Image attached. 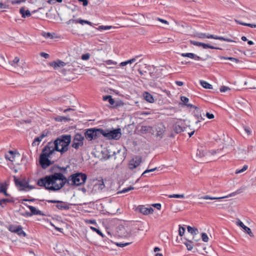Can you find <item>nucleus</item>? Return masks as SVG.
Returning <instances> with one entry per match:
<instances>
[{
  "mask_svg": "<svg viewBox=\"0 0 256 256\" xmlns=\"http://www.w3.org/2000/svg\"><path fill=\"white\" fill-rule=\"evenodd\" d=\"M70 142V135L63 134L57 138L54 142H48L46 146L53 152H59L62 154L68 150Z\"/></svg>",
  "mask_w": 256,
  "mask_h": 256,
  "instance_id": "obj_1",
  "label": "nucleus"
},
{
  "mask_svg": "<svg viewBox=\"0 0 256 256\" xmlns=\"http://www.w3.org/2000/svg\"><path fill=\"white\" fill-rule=\"evenodd\" d=\"M59 172H54L49 176H46L44 178H40L38 181V186L44 187L46 190L50 191H57L58 190H54L52 187L56 185H59Z\"/></svg>",
  "mask_w": 256,
  "mask_h": 256,
  "instance_id": "obj_2",
  "label": "nucleus"
},
{
  "mask_svg": "<svg viewBox=\"0 0 256 256\" xmlns=\"http://www.w3.org/2000/svg\"><path fill=\"white\" fill-rule=\"evenodd\" d=\"M53 152L46 146L43 148L39 158V164L43 169L46 168L53 164L54 162L49 160Z\"/></svg>",
  "mask_w": 256,
  "mask_h": 256,
  "instance_id": "obj_3",
  "label": "nucleus"
},
{
  "mask_svg": "<svg viewBox=\"0 0 256 256\" xmlns=\"http://www.w3.org/2000/svg\"><path fill=\"white\" fill-rule=\"evenodd\" d=\"M102 136L106 138L108 140H118L122 136L121 129L118 128L112 130H102Z\"/></svg>",
  "mask_w": 256,
  "mask_h": 256,
  "instance_id": "obj_4",
  "label": "nucleus"
},
{
  "mask_svg": "<svg viewBox=\"0 0 256 256\" xmlns=\"http://www.w3.org/2000/svg\"><path fill=\"white\" fill-rule=\"evenodd\" d=\"M72 186H80L84 184L86 180V174L77 172L70 176Z\"/></svg>",
  "mask_w": 256,
  "mask_h": 256,
  "instance_id": "obj_5",
  "label": "nucleus"
},
{
  "mask_svg": "<svg viewBox=\"0 0 256 256\" xmlns=\"http://www.w3.org/2000/svg\"><path fill=\"white\" fill-rule=\"evenodd\" d=\"M102 129L101 128H89L86 130L84 136L86 140L91 141L102 136Z\"/></svg>",
  "mask_w": 256,
  "mask_h": 256,
  "instance_id": "obj_6",
  "label": "nucleus"
},
{
  "mask_svg": "<svg viewBox=\"0 0 256 256\" xmlns=\"http://www.w3.org/2000/svg\"><path fill=\"white\" fill-rule=\"evenodd\" d=\"M59 185H56L54 187H52L54 190H60L65 184L68 186H72L71 184L72 181L70 178V176L66 178L64 174L59 172Z\"/></svg>",
  "mask_w": 256,
  "mask_h": 256,
  "instance_id": "obj_7",
  "label": "nucleus"
},
{
  "mask_svg": "<svg viewBox=\"0 0 256 256\" xmlns=\"http://www.w3.org/2000/svg\"><path fill=\"white\" fill-rule=\"evenodd\" d=\"M48 203L56 204L55 206L60 210H67L70 208L72 204L58 200H46Z\"/></svg>",
  "mask_w": 256,
  "mask_h": 256,
  "instance_id": "obj_8",
  "label": "nucleus"
},
{
  "mask_svg": "<svg viewBox=\"0 0 256 256\" xmlns=\"http://www.w3.org/2000/svg\"><path fill=\"white\" fill-rule=\"evenodd\" d=\"M14 180L16 186L20 188V190H26V189L31 190L34 188V186L29 185L28 182L24 180H20L14 176Z\"/></svg>",
  "mask_w": 256,
  "mask_h": 256,
  "instance_id": "obj_9",
  "label": "nucleus"
},
{
  "mask_svg": "<svg viewBox=\"0 0 256 256\" xmlns=\"http://www.w3.org/2000/svg\"><path fill=\"white\" fill-rule=\"evenodd\" d=\"M243 190H244V189L242 188H240L238 189L237 190H236V192H233L226 196H222V197H212L210 196L206 195V196H202L200 198H199L200 199H204V200H220V199H222V198H229V197L234 196L238 194H240L242 193L243 192Z\"/></svg>",
  "mask_w": 256,
  "mask_h": 256,
  "instance_id": "obj_10",
  "label": "nucleus"
},
{
  "mask_svg": "<svg viewBox=\"0 0 256 256\" xmlns=\"http://www.w3.org/2000/svg\"><path fill=\"white\" fill-rule=\"evenodd\" d=\"M142 162V158L140 156H136L132 158L129 162V168L131 170L136 168Z\"/></svg>",
  "mask_w": 256,
  "mask_h": 256,
  "instance_id": "obj_11",
  "label": "nucleus"
},
{
  "mask_svg": "<svg viewBox=\"0 0 256 256\" xmlns=\"http://www.w3.org/2000/svg\"><path fill=\"white\" fill-rule=\"evenodd\" d=\"M136 210L144 214L148 215V214L152 213L154 210L152 208H146L144 206H138Z\"/></svg>",
  "mask_w": 256,
  "mask_h": 256,
  "instance_id": "obj_12",
  "label": "nucleus"
},
{
  "mask_svg": "<svg viewBox=\"0 0 256 256\" xmlns=\"http://www.w3.org/2000/svg\"><path fill=\"white\" fill-rule=\"evenodd\" d=\"M236 224L238 226L242 228L244 230L245 232H246L250 236L253 237L254 236L250 228L246 226L241 220H238Z\"/></svg>",
  "mask_w": 256,
  "mask_h": 256,
  "instance_id": "obj_13",
  "label": "nucleus"
},
{
  "mask_svg": "<svg viewBox=\"0 0 256 256\" xmlns=\"http://www.w3.org/2000/svg\"><path fill=\"white\" fill-rule=\"evenodd\" d=\"M206 38L219 40H220L226 41L227 42H235V41L232 40L230 38H225L223 36H218L213 34H206Z\"/></svg>",
  "mask_w": 256,
  "mask_h": 256,
  "instance_id": "obj_14",
  "label": "nucleus"
},
{
  "mask_svg": "<svg viewBox=\"0 0 256 256\" xmlns=\"http://www.w3.org/2000/svg\"><path fill=\"white\" fill-rule=\"evenodd\" d=\"M26 206H27L30 211L31 214L32 216L33 215H40V216H46L42 211L36 210V208L32 206L28 205V204H24Z\"/></svg>",
  "mask_w": 256,
  "mask_h": 256,
  "instance_id": "obj_15",
  "label": "nucleus"
},
{
  "mask_svg": "<svg viewBox=\"0 0 256 256\" xmlns=\"http://www.w3.org/2000/svg\"><path fill=\"white\" fill-rule=\"evenodd\" d=\"M194 109V116L196 118H200L201 120H204V118L202 116V110L198 107L194 106V107H192Z\"/></svg>",
  "mask_w": 256,
  "mask_h": 256,
  "instance_id": "obj_16",
  "label": "nucleus"
},
{
  "mask_svg": "<svg viewBox=\"0 0 256 256\" xmlns=\"http://www.w3.org/2000/svg\"><path fill=\"white\" fill-rule=\"evenodd\" d=\"M181 56H182V57H188V58H190L192 59H194L196 60H202V58L197 56L196 54H194V53H191V52H188V53H182L181 54Z\"/></svg>",
  "mask_w": 256,
  "mask_h": 256,
  "instance_id": "obj_17",
  "label": "nucleus"
},
{
  "mask_svg": "<svg viewBox=\"0 0 256 256\" xmlns=\"http://www.w3.org/2000/svg\"><path fill=\"white\" fill-rule=\"evenodd\" d=\"M50 65L56 68L58 67L62 68L64 66L66 65V63L60 60H57L56 61L52 62Z\"/></svg>",
  "mask_w": 256,
  "mask_h": 256,
  "instance_id": "obj_18",
  "label": "nucleus"
},
{
  "mask_svg": "<svg viewBox=\"0 0 256 256\" xmlns=\"http://www.w3.org/2000/svg\"><path fill=\"white\" fill-rule=\"evenodd\" d=\"M47 136V134L42 132L40 136L36 137L34 138V142L32 143V146H36L38 145L39 143L42 140Z\"/></svg>",
  "mask_w": 256,
  "mask_h": 256,
  "instance_id": "obj_19",
  "label": "nucleus"
},
{
  "mask_svg": "<svg viewBox=\"0 0 256 256\" xmlns=\"http://www.w3.org/2000/svg\"><path fill=\"white\" fill-rule=\"evenodd\" d=\"M15 202L14 198L10 197L8 198H2L0 200V206L4 208L6 205V203H14Z\"/></svg>",
  "mask_w": 256,
  "mask_h": 256,
  "instance_id": "obj_20",
  "label": "nucleus"
},
{
  "mask_svg": "<svg viewBox=\"0 0 256 256\" xmlns=\"http://www.w3.org/2000/svg\"><path fill=\"white\" fill-rule=\"evenodd\" d=\"M74 23L76 24L78 23L82 25H84V24H87L93 27H94V25H97V24H93L88 20H82L81 18L76 19V20H74Z\"/></svg>",
  "mask_w": 256,
  "mask_h": 256,
  "instance_id": "obj_21",
  "label": "nucleus"
},
{
  "mask_svg": "<svg viewBox=\"0 0 256 256\" xmlns=\"http://www.w3.org/2000/svg\"><path fill=\"white\" fill-rule=\"evenodd\" d=\"M144 99L150 103H153L154 102L152 96L148 92H144L143 94Z\"/></svg>",
  "mask_w": 256,
  "mask_h": 256,
  "instance_id": "obj_22",
  "label": "nucleus"
},
{
  "mask_svg": "<svg viewBox=\"0 0 256 256\" xmlns=\"http://www.w3.org/2000/svg\"><path fill=\"white\" fill-rule=\"evenodd\" d=\"M187 229L188 232L190 233V234L193 236V240H195L194 236L198 234V228L192 227L190 226H188Z\"/></svg>",
  "mask_w": 256,
  "mask_h": 256,
  "instance_id": "obj_23",
  "label": "nucleus"
},
{
  "mask_svg": "<svg viewBox=\"0 0 256 256\" xmlns=\"http://www.w3.org/2000/svg\"><path fill=\"white\" fill-rule=\"evenodd\" d=\"M180 100L182 104L188 108H192V107H194V105L188 103L189 99L188 98L182 96L180 97Z\"/></svg>",
  "mask_w": 256,
  "mask_h": 256,
  "instance_id": "obj_24",
  "label": "nucleus"
},
{
  "mask_svg": "<svg viewBox=\"0 0 256 256\" xmlns=\"http://www.w3.org/2000/svg\"><path fill=\"white\" fill-rule=\"evenodd\" d=\"M20 12L22 14V16L23 18H26V17H29L31 16V13L29 10H25L24 8H21L20 10Z\"/></svg>",
  "mask_w": 256,
  "mask_h": 256,
  "instance_id": "obj_25",
  "label": "nucleus"
},
{
  "mask_svg": "<svg viewBox=\"0 0 256 256\" xmlns=\"http://www.w3.org/2000/svg\"><path fill=\"white\" fill-rule=\"evenodd\" d=\"M5 158L10 162H13L14 160V152L12 150H10L8 154H5Z\"/></svg>",
  "mask_w": 256,
  "mask_h": 256,
  "instance_id": "obj_26",
  "label": "nucleus"
},
{
  "mask_svg": "<svg viewBox=\"0 0 256 256\" xmlns=\"http://www.w3.org/2000/svg\"><path fill=\"white\" fill-rule=\"evenodd\" d=\"M68 167V166H67L66 167H60L59 166H54L52 169L51 171L52 172L53 170H55L56 168H58L59 170L60 171L62 174H66V169Z\"/></svg>",
  "mask_w": 256,
  "mask_h": 256,
  "instance_id": "obj_27",
  "label": "nucleus"
},
{
  "mask_svg": "<svg viewBox=\"0 0 256 256\" xmlns=\"http://www.w3.org/2000/svg\"><path fill=\"white\" fill-rule=\"evenodd\" d=\"M200 84L201 86L205 88H207V89H212V85L210 84L206 81L200 80Z\"/></svg>",
  "mask_w": 256,
  "mask_h": 256,
  "instance_id": "obj_28",
  "label": "nucleus"
},
{
  "mask_svg": "<svg viewBox=\"0 0 256 256\" xmlns=\"http://www.w3.org/2000/svg\"><path fill=\"white\" fill-rule=\"evenodd\" d=\"M114 27L110 26H100L98 28H94L96 30L99 31H102L104 30H108Z\"/></svg>",
  "mask_w": 256,
  "mask_h": 256,
  "instance_id": "obj_29",
  "label": "nucleus"
},
{
  "mask_svg": "<svg viewBox=\"0 0 256 256\" xmlns=\"http://www.w3.org/2000/svg\"><path fill=\"white\" fill-rule=\"evenodd\" d=\"M149 86L151 87L160 88V85L159 82H156L154 80H152L149 82Z\"/></svg>",
  "mask_w": 256,
  "mask_h": 256,
  "instance_id": "obj_30",
  "label": "nucleus"
},
{
  "mask_svg": "<svg viewBox=\"0 0 256 256\" xmlns=\"http://www.w3.org/2000/svg\"><path fill=\"white\" fill-rule=\"evenodd\" d=\"M185 129V128L179 124L176 125L174 128V130L176 133H180L182 132H184Z\"/></svg>",
  "mask_w": 256,
  "mask_h": 256,
  "instance_id": "obj_31",
  "label": "nucleus"
},
{
  "mask_svg": "<svg viewBox=\"0 0 256 256\" xmlns=\"http://www.w3.org/2000/svg\"><path fill=\"white\" fill-rule=\"evenodd\" d=\"M84 137L80 134H76L74 138V141L83 142Z\"/></svg>",
  "mask_w": 256,
  "mask_h": 256,
  "instance_id": "obj_32",
  "label": "nucleus"
},
{
  "mask_svg": "<svg viewBox=\"0 0 256 256\" xmlns=\"http://www.w3.org/2000/svg\"><path fill=\"white\" fill-rule=\"evenodd\" d=\"M18 226L10 224L8 226V230L10 232L16 233L18 232Z\"/></svg>",
  "mask_w": 256,
  "mask_h": 256,
  "instance_id": "obj_33",
  "label": "nucleus"
},
{
  "mask_svg": "<svg viewBox=\"0 0 256 256\" xmlns=\"http://www.w3.org/2000/svg\"><path fill=\"white\" fill-rule=\"evenodd\" d=\"M220 58L222 60H228L234 62L236 63H238L240 62V60L238 59L233 57H226L224 56H220Z\"/></svg>",
  "mask_w": 256,
  "mask_h": 256,
  "instance_id": "obj_34",
  "label": "nucleus"
},
{
  "mask_svg": "<svg viewBox=\"0 0 256 256\" xmlns=\"http://www.w3.org/2000/svg\"><path fill=\"white\" fill-rule=\"evenodd\" d=\"M18 232H16V234H17L19 236H26V233L22 230V228L21 226H18Z\"/></svg>",
  "mask_w": 256,
  "mask_h": 256,
  "instance_id": "obj_35",
  "label": "nucleus"
},
{
  "mask_svg": "<svg viewBox=\"0 0 256 256\" xmlns=\"http://www.w3.org/2000/svg\"><path fill=\"white\" fill-rule=\"evenodd\" d=\"M120 230L126 231V232H124V234L122 232L120 233V236L122 237L128 238L131 235L130 232L126 230L124 228H122V230Z\"/></svg>",
  "mask_w": 256,
  "mask_h": 256,
  "instance_id": "obj_36",
  "label": "nucleus"
},
{
  "mask_svg": "<svg viewBox=\"0 0 256 256\" xmlns=\"http://www.w3.org/2000/svg\"><path fill=\"white\" fill-rule=\"evenodd\" d=\"M83 144V142H79L74 140L72 144V147L77 150L79 148L80 146H82Z\"/></svg>",
  "mask_w": 256,
  "mask_h": 256,
  "instance_id": "obj_37",
  "label": "nucleus"
},
{
  "mask_svg": "<svg viewBox=\"0 0 256 256\" xmlns=\"http://www.w3.org/2000/svg\"><path fill=\"white\" fill-rule=\"evenodd\" d=\"M201 46L204 48H205V49L208 48H210L211 49H216V50H220V49L218 48L211 46L208 44H204V43L202 42V44H201Z\"/></svg>",
  "mask_w": 256,
  "mask_h": 256,
  "instance_id": "obj_38",
  "label": "nucleus"
},
{
  "mask_svg": "<svg viewBox=\"0 0 256 256\" xmlns=\"http://www.w3.org/2000/svg\"><path fill=\"white\" fill-rule=\"evenodd\" d=\"M8 188V186L6 183H0V193L4 192Z\"/></svg>",
  "mask_w": 256,
  "mask_h": 256,
  "instance_id": "obj_39",
  "label": "nucleus"
},
{
  "mask_svg": "<svg viewBox=\"0 0 256 256\" xmlns=\"http://www.w3.org/2000/svg\"><path fill=\"white\" fill-rule=\"evenodd\" d=\"M187 242H184V244L186 246L187 249L188 250H190L193 248V245L192 244V240H187Z\"/></svg>",
  "mask_w": 256,
  "mask_h": 256,
  "instance_id": "obj_40",
  "label": "nucleus"
},
{
  "mask_svg": "<svg viewBox=\"0 0 256 256\" xmlns=\"http://www.w3.org/2000/svg\"><path fill=\"white\" fill-rule=\"evenodd\" d=\"M168 197L170 198H184V194H170L168 196Z\"/></svg>",
  "mask_w": 256,
  "mask_h": 256,
  "instance_id": "obj_41",
  "label": "nucleus"
},
{
  "mask_svg": "<svg viewBox=\"0 0 256 256\" xmlns=\"http://www.w3.org/2000/svg\"><path fill=\"white\" fill-rule=\"evenodd\" d=\"M134 187L130 186L127 188H124L122 189L120 191L118 192V194L126 193V192H129L130 190H134Z\"/></svg>",
  "mask_w": 256,
  "mask_h": 256,
  "instance_id": "obj_42",
  "label": "nucleus"
},
{
  "mask_svg": "<svg viewBox=\"0 0 256 256\" xmlns=\"http://www.w3.org/2000/svg\"><path fill=\"white\" fill-rule=\"evenodd\" d=\"M20 61V58L18 57H16L12 60L9 61V64L12 66H14L15 64H18Z\"/></svg>",
  "mask_w": 256,
  "mask_h": 256,
  "instance_id": "obj_43",
  "label": "nucleus"
},
{
  "mask_svg": "<svg viewBox=\"0 0 256 256\" xmlns=\"http://www.w3.org/2000/svg\"><path fill=\"white\" fill-rule=\"evenodd\" d=\"M90 228L92 230L96 232L100 236L102 237H104L103 234L101 232V231L100 230L92 226H91Z\"/></svg>",
  "mask_w": 256,
  "mask_h": 256,
  "instance_id": "obj_44",
  "label": "nucleus"
},
{
  "mask_svg": "<svg viewBox=\"0 0 256 256\" xmlns=\"http://www.w3.org/2000/svg\"><path fill=\"white\" fill-rule=\"evenodd\" d=\"M229 90H230V88L226 86H222L220 88V90L222 92H224Z\"/></svg>",
  "mask_w": 256,
  "mask_h": 256,
  "instance_id": "obj_45",
  "label": "nucleus"
},
{
  "mask_svg": "<svg viewBox=\"0 0 256 256\" xmlns=\"http://www.w3.org/2000/svg\"><path fill=\"white\" fill-rule=\"evenodd\" d=\"M55 120L57 121V122H62L64 120H68V118L64 116H57L56 118H55Z\"/></svg>",
  "mask_w": 256,
  "mask_h": 256,
  "instance_id": "obj_46",
  "label": "nucleus"
},
{
  "mask_svg": "<svg viewBox=\"0 0 256 256\" xmlns=\"http://www.w3.org/2000/svg\"><path fill=\"white\" fill-rule=\"evenodd\" d=\"M248 168V166L247 165H244V166L243 168L240 170H236V174H240V173H242V172H243L244 171L246 170Z\"/></svg>",
  "mask_w": 256,
  "mask_h": 256,
  "instance_id": "obj_47",
  "label": "nucleus"
},
{
  "mask_svg": "<svg viewBox=\"0 0 256 256\" xmlns=\"http://www.w3.org/2000/svg\"><path fill=\"white\" fill-rule=\"evenodd\" d=\"M185 232V228L183 226H180L178 230V234L180 236H182Z\"/></svg>",
  "mask_w": 256,
  "mask_h": 256,
  "instance_id": "obj_48",
  "label": "nucleus"
},
{
  "mask_svg": "<svg viewBox=\"0 0 256 256\" xmlns=\"http://www.w3.org/2000/svg\"><path fill=\"white\" fill-rule=\"evenodd\" d=\"M130 244H131V242H126V243L116 242V244L119 247L123 248L125 246L129 245Z\"/></svg>",
  "mask_w": 256,
  "mask_h": 256,
  "instance_id": "obj_49",
  "label": "nucleus"
},
{
  "mask_svg": "<svg viewBox=\"0 0 256 256\" xmlns=\"http://www.w3.org/2000/svg\"><path fill=\"white\" fill-rule=\"evenodd\" d=\"M202 238L204 242H208V238L206 233L202 234Z\"/></svg>",
  "mask_w": 256,
  "mask_h": 256,
  "instance_id": "obj_50",
  "label": "nucleus"
},
{
  "mask_svg": "<svg viewBox=\"0 0 256 256\" xmlns=\"http://www.w3.org/2000/svg\"><path fill=\"white\" fill-rule=\"evenodd\" d=\"M190 42L191 44H192L194 46H202L201 44H202V42H196L195 40H190Z\"/></svg>",
  "mask_w": 256,
  "mask_h": 256,
  "instance_id": "obj_51",
  "label": "nucleus"
},
{
  "mask_svg": "<svg viewBox=\"0 0 256 256\" xmlns=\"http://www.w3.org/2000/svg\"><path fill=\"white\" fill-rule=\"evenodd\" d=\"M90 58V54L88 53L84 54L82 56V60H88Z\"/></svg>",
  "mask_w": 256,
  "mask_h": 256,
  "instance_id": "obj_52",
  "label": "nucleus"
},
{
  "mask_svg": "<svg viewBox=\"0 0 256 256\" xmlns=\"http://www.w3.org/2000/svg\"><path fill=\"white\" fill-rule=\"evenodd\" d=\"M241 25L244 26H248L250 28H256V24H248V23H240Z\"/></svg>",
  "mask_w": 256,
  "mask_h": 256,
  "instance_id": "obj_53",
  "label": "nucleus"
},
{
  "mask_svg": "<svg viewBox=\"0 0 256 256\" xmlns=\"http://www.w3.org/2000/svg\"><path fill=\"white\" fill-rule=\"evenodd\" d=\"M156 169H157V168H152V169H147L142 173V176H144L145 174H146V173L149 172H154Z\"/></svg>",
  "mask_w": 256,
  "mask_h": 256,
  "instance_id": "obj_54",
  "label": "nucleus"
},
{
  "mask_svg": "<svg viewBox=\"0 0 256 256\" xmlns=\"http://www.w3.org/2000/svg\"><path fill=\"white\" fill-rule=\"evenodd\" d=\"M197 36L200 38H206V33H198Z\"/></svg>",
  "mask_w": 256,
  "mask_h": 256,
  "instance_id": "obj_55",
  "label": "nucleus"
},
{
  "mask_svg": "<svg viewBox=\"0 0 256 256\" xmlns=\"http://www.w3.org/2000/svg\"><path fill=\"white\" fill-rule=\"evenodd\" d=\"M204 116H206L208 119H212L214 118V115L212 114H210L207 112L206 115L203 113Z\"/></svg>",
  "mask_w": 256,
  "mask_h": 256,
  "instance_id": "obj_56",
  "label": "nucleus"
},
{
  "mask_svg": "<svg viewBox=\"0 0 256 256\" xmlns=\"http://www.w3.org/2000/svg\"><path fill=\"white\" fill-rule=\"evenodd\" d=\"M105 63L108 65L116 64V62H114L110 60H106L105 62Z\"/></svg>",
  "mask_w": 256,
  "mask_h": 256,
  "instance_id": "obj_57",
  "label": "nucleus"
},
{
  "mask_svg": "<svg viewBox=\"0 0 256 256\" xmlns=\"http://www.w3.org/2000/svg\"><path fill=\"white\" fill-rule=\"evenodd\" d=\"M8 8V6L6 4L0 2V9H6Z\"/></svg>",
  "mask_w": 256,
  "mask_h": 256,
  "instance_id": "obj_58",
  "label": "nucleus"
},
{
  "mask_svg": "<svg viewBox=\"0 0 256 256\" xmlns=\"http://www.w3.org/2000/svg\"><path fill=\"white\" fill-rule=\"evenodd\" d=\"M44 36L46 38H53L52 34L50 32H45L44 34Z\"/></svg>",
  "mask_w": 256,
  "mask_h": 256,
  "instance_id": "obj_59",
  "label": "nucleus"
},
{
  "mask_svg": "<svg viewBox=\"0 0 256 256\" xmlns=\"http://www.w3.org/2000/svg\"><path fill=\"white\" fill-rule=\"evenodd\" d=\"M40 56L43 58H49V54L44 52H40Z\"/></svg>",
  "mask_w": 256,
  "mask_h": 256,
  "instance_id": "obj_60",
  "label": "nucleus"
},
{
  "mask_svg": "<svg viewBox=\"0 0 256 256\" xmlns=\"http://www.w3.org/2000/svg\"><path fill=\"white\" fill-rule=\"evenodd\" d=\"M80 2H82V4L84 6H88V0H78Z\"/></svg>",
  "mask_w": 256,
  "mask_h": 256,
  "instance_id": "obj_61",
  "label": "nucleus"
},
{
  "mask_svg": "<svg viewBox=\"0 0 256 256\" xmlns=\"http://www.w3.org/2000/svg\"><path fill=\"white\" fill-rule=\"evenodd\" d=\"M140 56H141V55L136 56L134 58L130 59V60L131 62V64L135 62L137 58H138L140 57Z\"/></svg>",
  "mask_w": 256,
  "mask_h": 256,
  "instance_id": "obj_62",
  "label": "nucleus"
},
{
  "mask_svg": "<svg viewBox=\"0 0 256 256\" xmlns=\"http://www.w3.org/2000/svg\"><path fill=\"white\" fill-rule=\"evenodd\" d=\"M108 102L109 103L111 104V105H112L114 106V103H115V102H114V100L112 98V96H110V98L108 99Z\"/></svg>",
  "mask_w": 256,
  "mask_h": 256,
  "instance_id": "obj_63",
  "label": "nucleus"
},
{
  "mask_svg": "<svg viewBox=\"0 0 256 256\" xmlns=\"http://www.w3.org/2000/svg\"><path fill=\"white\" fill-rule=\"evenodd\" d=\"M11 3L12 4H20L21 2H20V0H12L11 1Z\"/></svg>",
  "mask_w": 256,
  "mask_h": 256,
  "instance_id": "obj_64",
  "label": "nucleus"
}]
</instances>
